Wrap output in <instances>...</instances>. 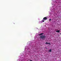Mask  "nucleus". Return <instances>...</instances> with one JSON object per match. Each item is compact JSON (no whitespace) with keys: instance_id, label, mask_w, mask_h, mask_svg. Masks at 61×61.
<instances>
[{"instance_id":"nucleus-4","label":"nucleus","mask_w":61,"mask_h":61,"mask_svg":"<svg viewBox=\"0 0 61 61\" xmlns=\"http://www.w3.org/2000/svg\"><path fill=\"white\" fill-rule=\"evenodd\" d=\"M56 32H57V33H59L60 32V30H58L57 31H56Z\"/></svg>"},{"instance_id":"nucleus-3","label":"nucleus","mask_w":61,"mask_h":61,"mask_svg":"<svg viewBox=\"0 0 61 61\" xmlns=\"http://www.w3.org/2000/svg\"><path fill=\"white\" fill-rule=\"evenodd\" d=\"M46 44H49L50 45H51V44L50 43H48L47 42H46Z\"/></svg>"},{"instance_id":"nucleus-9","label":"nucleus","mask_w":61,"mask_h":61,"mask_svg":"<svg viewBox=\"0 0 61 61\" xmlns=\"http://www.w3.org/2000/svg\"><path fill=\"white\" fill-rule=\"evenodd\" d=\"M30 61H32L31 60H30Z\"/></svg>"},{"instance_id":"nucleus-7","label":"nucleus","mask_w":61,"mask_h":61,"mask_svg":"<svg viewBox=\"0 0 61 61\" xmlns=\"http://www.w3.org/2000/svg\"><path fill=\"white\" fill-rule=\"evenodd\" d=\"M41 21H42L43 22H44V20H42Z\"/></svg>"},{"instance_id":"nucleus-8","label":"nucleus","mask_w":61,"mask_h":61,"mask_svg":"<svg viewBox=\"0 0 61 61\" xmlns=\"http://www.w3.org/2000/svg\"><path fill=\"white\" fill-rule=\"evenodd\" d=\"M51 19H49V21H51Z\"/></svg>"},{"instance_id":"nucleus-1","label":"nucleus","mask_w":61,"mask_h":61,"mask_svg":"<svg viewBox=\"0 0 61 61\" xmlns=\"http://www.w3.org/2000/svg\"><path fill=\"white\" fill-rule=\"evenodd\" d=\"M46 36L43 35L41 36L40 37L42 39H45L46 38Z\"/></svg>"},{"instance_id":"nucleus-6","label":"nucleus","mask_w":61,"mask_h":61,"mask_svg":"<svg viewBox=\"0 0 61 61\" xmlns=\"http://www.w3.org/2000/svg\"><path fill=\"white\" fill-rule=\"evenodd\" d=\"M51 49H50L49 50V52H51Z\"/></svg>"},{"instance_id":"nucleus-2","label":"nucleus","mask_w":61,"mask_h":61,"mask_svg":"<svg viewBox=\"0 0 61 61\" xmlns=\"http://www.w3.org/2000/svg\"><path fill=\"white\" fill-rule=\"evenodd\" d=\"M43 19V20H46V19H47V17H44V18Z\"/></svg>"},{"instance_id":"nucleus-5","label":"nucleus","mask_w":61,"mask_h":61,"mask_svg":"<svg viewBox=\"0 0 61 61\" xmlns=\"http://www.w3.org/2000/svg\"><path fill=\"white\" fill-rule=\"evenodd\" d=\"M43 34V33H41V34H39V35H42Z\"/></svg>"}]
</instances>
